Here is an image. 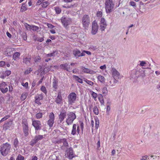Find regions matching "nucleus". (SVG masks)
<instances>
[{
	"label": "nucleus",
	"mask_w": 160,
	"mask_h": 160,
	"mask_svg": "<svg viewBox=\"0 0 160 160\" xmlns=\"http://www.w3.org/2000/svg\"><path fill=\"white\" fill-rule=\"evenodd\" d=\"M80 125H77L76 124H74L73 125L72 127V130L71 134L75 135L77 134H79L80 133V128L82 132H83L84 129V124L82 121H80L79 122Z\"/></svg>",
	"instance_id": "nucleus-1"
},
{
	"label": "nucleus",
	"mask_w": 160,
	"mask_h": 160,
	"mask_svg": "<svg viewBox=\"0 0 160 160\" xmlns=\"http://www.w3.org/2000/svg\"><path fill=\"white\" fill-rule=\"evenodd\" d=\"M67 116L66 122L68 126L72 125L77 118L75 113L72 112H68L67 114Z\"/></svg>",
	"instance_id": "nucleus-2"
},
{
	"label": "nucleus",
	"mask_w": 160,
	"mask_h": 160,
	"mask_svg": "<svg viewBox=\"0 0 160 160\" xmlns=\"http://www.w3.org/2000/svg\"><path fill=\"white\" fill-rule=\"evenodd\" d=\"M106 11L107 13L111 12L114 8V4L112 0H105Z\"/></svg>",
	"instance_id": "nucleus-3"
},
{
	"label": "nucleus",
	"mask_w": 160,
	"mask_h": 160,
	"mask_svg": "<svg viewBox=\"0 0 160 160\" xmlns=\"http://www.w3.org/2000/svg\"><path fill=\"white\" fill-rule=\"evenodd\" d=\"M11 148L10 145L7 143L3 144L0 149V152L3 156H6L8 153Z\"/></svg>",
	"instance_id": "nucleus-4"
},
{
	"label": "nucleus",
	"mask_w": 160,
	"mask_h": 160,
	"mask_svg": "<svg viewBox=\"0 0 160 160\" xmlns=\"http://www.w3.org/2000/svg\"><path fill=\"white\" fill-rule=\"evenodd\" d=\"M77 95L75 92L70 93L68 97V105L72 106L76 102Z\"/></svg>",
	"instance_id": "nucleus-5"
},
{
	"label": "nucleus",
	"mask_w": 160,
	"mask_h": 160,
	"mask_svg": "<svg viewBox=\"0 0 160 160\" xmlns=\"http://www.w3.org/2000/svg\"><path fill=\"white\" fill-rule=\"evenodd\" d=\"M139 76H142V77H144L145 76L144 72L142 71L140 73L139 71L136 70H134L132 71L131 75V78L135 79Z\"/></svg>",
	"instance_id": "nucleus-6"
},
{
	"label": "nucleus",
	"mask_w": 160,
	"mask_h": 160,
	"mask_svg": "<svg viewBox=\"0 0 160 160\" xmlns=\"http://www.w3.org/2000/svg\"><path fill=\"white\" fill-rule=\"evenodd\" d=\"M90 22V19L88 15H84L82 19V23L83 27L85 28H88Z\"/></svg>",
	"instance_id": "nucleus-7"
},
{
	"label": "nucleus",
	"mask_w": 160,
	"mask_h": 160,
	"mask_svg": "<svg viewBox=\"0 0 160 160\" xmlns=\"http://www.w3.org/2000/svg\"><path fill=\"white\" fill-rule=\"evenodd\" d=\"M72 19L71 18L64 16L61 18V21L64 27L66 28L72 22Z\"/></svg>",
	"instance_id": "nucleus-8"
},
{
	"label": "nucleus",
	"mask_w": 160,
	"mask_h": 160,
	"mask_svg": "<svg viewBox=\"0 0 160 160\" xmlns=\"http://www.w3.org/2000/svg\"><path fill=\"white\" fill-rule=\"evenodd\" d=\"M32 125L35 128V133L39 134V132H37V131L41 129L42 124L41 122L39 120L32 121Z\"/></svg>",
	"instance_id": "nucleus-9"
},
{
	"label": "nucleus",
	"mask_w": 160,
	"mask_h": 160,
	"mask_svg": "<svg viewBox=\"0 0 160 160\" xmlns=\"http://www.w3.org/2000/svg\"><path fill=\"white\" fill-rule=\"evenodd\" d=\"M36 135L34 137V138L32 139L30 142V145L32 146H34L35 144H36L38 141L39 140H42L44 138V136H45V135H41L38 134Z\"/></svg>",
	"instance_id": "nucleus-10"
},
{
	"label": "nucleus",
	"mask_w": 160,
	"mask_h": 160,
	"mask_svg": "<svg viewBox=\"0 0 160 160\" xmlns=\"http://www.w3.org/2000/svg\"><path fill=\"white\" fill-rule=\"evenodd\" d=\"M107 26V22L105 19L104 18H102L100 23V29L101 31H104Z\"/></svg>",
	"instance_id": "nucleus-11"
},
{
	"label": "nucleus",
	"mask_w": 160,
	"mask_h": 160,
	"mask_svg": "<svg viewBox=\"0 0 160 160\" xmlns=\"http://www.w3.org/2000/svg\"><path fill=\"white\" fill-rule=\"evenodd\" d=\"M98 29V27L97 22L95 20L92 23V34L93 35L95 34L97 32Z\"/></svg>",
	"instance_id": "nucleus-12"
},
{
	"label": "nucleus",
	"mask_w": 160,
	"mask_h": 160,
	"mask_svg": "<svg viewBox=\"0 0 160 160\" xmlns=\"http://www.w3.org/2000/svg\"><path fill=\"white\" fill-rule=\"evenodd\" d=\"M66 153L67 157L70 159H72L75 157V155L73 153L72 149L71 147L67 148Z\"/></svg>",
	"instance_id": "nucleus-13"
},
{
	"label": "nucleus",
	"mask_w": 160,
	"mask_h": 160,
	"mask_svg": "<svg viewBox=\"0 0 160 160\" xmlns=\"http://www.w3.org/2000/svg\"><path fill=\"white\" fill-rule=\"evenodd\" d=\"M14 126L12 121H9L3 125V129L5 130L8 129L11 130L13 129Z\"/></svg>",
	"instance_id": "nucleus-14"
},
{
	"label": "nucleus",
	"mask_w": 160,
	"mask_h": 160,
	"mask_svg": "<svg viewBox=\"0 0 160 160\" xmlns=\"http://www.w3.org/2000/svg\"><path fill=\"white\" fill-rule=\"evenodd\" d=\"M22 127L24 136L27 137L28 134V123L26 122H22Z\"/></svg>",
	"instance_id": "nucleus-15"
},
{
	"label": "nucleus",
	"mask_w": 160,
	"mask_h": 160,
	"mask_svg": "<svg viewBox=\"0 0 160 160\" xmlns=\"http://www.w3.org/2000/svg\"><path fill=\"white\" fill-rule=\"evenodd\" d=\"M81 69L82 71L87 73H89L92 74H94L96 73V72L88 68H86L84 67H82Z\"/></svg>",
	"instance_id": "nucleus-16"
},
{
	"label": "nucleus",
	"mask_w": 160,
	"mask_h": 160,
	"mask_svg": "<svg viewBox=\"0 0 160 160\" xmlns=\"http://www.w3.org/2000/svg\"><path fill=\"white\" fill-rule=\"evenodd\" d=\"M112 76L113 78L115 79V78H121L119 73L115 68H112Z\"/></svg>",
	"instance_id": "nucleus-17"
},
{
	"label": "nucleus",
	"mask_w": 160,
	"mask_h": 160,
	"mask_svg": "<svg viewBox=\"0 0 160 160\" xmlns=\"http://www.w3.org/2000/svg\"><path fill=\"white\" fill-rule=\"evenodd\" d=\"M60 67L61 69L68 71H69L70 70L72 69L70 68V65H68V64L67 63L61 64L60 65Z\"/></svg>",
	"instance_id": "nucleus-18"
},
{
	"label": "nucleus",
	"mask_w": 160,
	"mask_h": 160,
	"mask_svg": "<svg viewBox=\"0 0 160 160\" xmlns=\"http://www.w3.org/2000/svg\"><path fill=\"white\" fill-rule=\"evenodd\" d=\"M56 51H54L50 53L47 54L45 56V58H46L45 61L46 62H48L49 61H50L51 60V57H54L55 56Z\"/></svg>",
	"instance_id": "nucleus-19"
},
{
	"label": "nucleus",
	"mask_w": 160,
	"mask_h": 160,
	"mask_svg": "<svg viewBox=\"0 0 160 160\" xmlns=\"http://www.w3.org/2000/svg\"><path fill=\"white\" fill-rule=\"evenodd\" d=\"M66 112L65 111L61 112L59 116V119L60 122L61 123L66 117L67 116Z\"/></svg>",
	"instance_id": "nucleus-20"
},
{
	"label": "nucleus",
	"mask_w": 160,
	"mask_h": 160,
	"mask_svg": "<svg viewBox=\"0 0 160 160\" xmlns=\"http://www.w3.org/2000/svg\"><path fill=\"white\" fill-rule=\"evenodd\" d=\"M62 98L61 93L59 92L58 93L57 97L56 98L55 102L57 104H60L62 102Z\"/></svg>",
	"instance_id": "nucleus-21"
},
{
	"label": "nucleus",
	"mask_w": 160,
	"mask_h": 160,
	"mask_svg": "<svg viewBox=\"0 0 160 160\" xmlns=\"http://www.w3.org/2000/svg\"><path fill=\"white\" fill-rule=\"evenodd\" d=\"M13 48H8L5 51V54L7 56H11L13 53Z\"/></svg>",
	"instance_id": "nucleus-22"
},
{
	"label": "nucleus",
	"mask_w": 160,
	"mask_h": 160,
	"mask_svg": "<svg viewBox=\"0 0 160 160\" xmlns=\"http://www.w3.org/2000/svg\"><path fill=\"white\" fill-rule=\"evenodd\" d=\"M73 54L76 58H78L80 57L81 52L78 49H76L73 51Z\"/></svg>",
	"instance_id": "nucleus-23"
},
{
	"label": "nucleus",
	"mask_w": 160,
	"mask_h": 160,
	"mask_svg": "<svg viewBox=\"0 0 160 160\" xmlns=\"http://www.w3.org/2000/svg\"><path fill=\"white\" fill-rule=\"evenodd\" d=\"M50 4V3L48 1H45L44 0L42 3L41 7L43 8H46Z\"/></svg>",
	"instance_id": "nucleus-24"
},
{
	"label": "nucleus",
	"mask_w": 160,
	"mask_h": 160,
	"mask_svg": "<svg viewBox=\"0 0 160 160\" xmlns=\"http://www.w3.org/2000/svg\"><path fill=\"white\" fill-rule=\"evenodd\" d=\"M19 142L17 138H15L13 142V145L16 150H17L19 148Z\"/></svg>",
	"instance_id": "nucleus-25"
},
{
	"label": "nucleus",
	"mask_w": 160,
	"mask_h": 160,
	"mask_svg": "<svg viewBox=\"0 0 160 160\" xmlns=\"http://www.w3.org/2000/svg\"><path fill=\"white\" fill-rule=\"evenodd\" d=\"M60 142L63 143V146L65 147L67 149L68 147V144L67 141V140L66 138H63L60 140Z\"/></svg>",
	"instance_id": "nucleus-26"
},
{
	"label": "nucleus",
	"mask_w": 160,
	"mask_h": 160,
	"mask_svg": "<svg viewBox=\"0 0 160 160\" xmlns=\"http://www.w3.org/2000/svg\"><path fill=\"white\" fill-rule=\"evenodd\" d=\"M27 9L28 7L26 4V3H22L20 9V11L22 12H23L27 10Z\"/></svg>",
	"instance_id": "nucleus-27"
},
{
	"label": "nucleus",
	"mask_w": 160,
	"mask_h": 160,
	"mask_svg": "<svg viewBox=\"0 0 160 160\" xmlns=\"http://www.w3.org/2000/svg\"><path fill=\"white\" fill-rule=\"evenodd\" d=\"M118 81L117 80L113 78H112L109 81L108 84L111 86H114V84L117 83Z\"/></svg>",
	"instance_id": "nucleus-28"
},
{
	"label": "nucleus",
	"mask_w": 160,
	"mask_h": 160,
	"mask_svg": "<svg viewBox=\"0 0 160 160\" xmlns=\"http://www.w3.org/2000/svg\"><path fill=\"white\" fill-rule=\"evenodd\" d=\"M30 58H25L23 59V62L27 65H29L30 63Z\"/></svg>",
	"instance_id": "nucleus-29"
},
{
	"label": "nucleus",
	"mask_w": 160,
	"mask_h": 160,
	"mask_svg": "<svg viewBox=\"0 0 160 160\" xmlns=\"http://www.w3.org/2000/svg\"><path fill=\"white\" fill-rule=\"evenodd\" d=\"M58 81L56 78H54L53 79L52 82L53 87L55 89H57L58 88Z\"/></svg>",
	"instance_id": "nucleus-30"
},
{
	"label": "nucleus",
	"mask_w": 160,
	"mask_h": 160,
	"mask_svg": "<svg viewBox=\"0 0 160 160\" xmlns=\"http://www.w3.org/2000/svg\"><path fill=\"white\" fill-rule=\"evenodd\" d=\"M97 78L102 83L105 82V79L103 76L99 75L97 77Z\"/></svg>",
	"instance_id": "nucleus-31"
},
{
	"label": "nucleus",
	"mask_w": 160,
	"mask_h": 160,
	"mask_svg": "<svg viewBox=\"0 0 160 160\" xmlns=\"http://www.w3.org/2000/svg\"><path fill=\"white\" fill-rule=\"evenodd\" d=\"M20 56V54L19 52H15L12 57L13 59L15 60L19 58Z\"/></svg>",
	"instance_id": "nucleus-32"
},
{
	"label": "nucleus",
	"mask_w": 160,
	"mask_h": 160,
	"mask_svg": "<svg viewBox=\"0 0 160 160\" xmlns=\"http://www.w3.org/2000/svg\"><path fill=\"white\" fill-rule=\"evenodd\" d=\"M53 8L56 12V13L57 14H59L61 12V9L59 7H54Z\"/></svg>",
	"instance_id": "nucleus-33"
},
{
	"label": "nucleus",
	"mask_w": 160,
	"mask_h": 160,
	"mask_svg": "<svg viewBox=\"0 0 160 160\" xmlns=\"http://www.w3.org/2000/svg\"><path fill=\"white\" fill-rule=\"evenodd\" d=\"M73 77L78 82L81 83H82L83 81L82 79L80 78L78 76L73 75Z\"/></svg>",
	"instance_id": "nucleus-34"
},
{
	"label": "nucleus",
	"mask_w": 160,
	"mask_h": 160,
	"mask_svg": "<svg viewBox=\"0 0 160 160\" xmlns=\"http://www.w3.org/2000/svg\"><path fill=\"white\" fill-rule=\"evenodd\" d=\"M43 98V96L42 93L36 95L35 98V99H37L38 100L40 101L42 100Z\"/></svg>",
	"instance_id": "nucleus-35"
},
{
	"label": "nucleus",
	"mask_w": 160,
	"mask_h": 160,
	"mask_svg": "<svg viewBox=\"0 0 160 160\" xmlns=\"http://www.w3.org/2000/svg\"><path fill=\"white\" fill-rule=\"evenodd\" d=\"M74 5L75 4L72 3L70 4H66L63 6L62 7L63 8H73Z\"/></svg>",
	"instance_id": "nucleus-36"
},
{
	"label": "nucleus",
	"mask_w": 160,
	"mask_h": 160,
	"mask_svg": "<svg viewBox=\"0 0 160 160\" xmlns=\"http://www.w3.org/2000/svg\"><path fill=\"white\" fill-rule=\"evenodd\" d=\"M48 117L49 118L48 120L54 121L55 116L53 112H51L48 115Z\"/></svg>",
	"instance_id": "nucleus-37"
},
{
	"label": "nucleus",
	"mask_w": 160,
	"mask_h": 160,
	"mask_svg": "<svg viewBox=\"0 0 160 160\" xmlns=\"http://www.w3.org/2000/svg\"><path fill=\"white\" fill-rule=\"evenodd\" d=\"M54 123V121L48 120L47 122V124L50 128L52 127Z\"/></svg>",
	"instance_id": "nucleus-38"
},
{
	"label": "nucleus",
	"mask_w": 160,
	"mask_h": 160,
	"mask_svg": "<svg viewBox=\"0 0 160 160\" xmlns=\"http://www.w3.org/2000/svg\"><path fill=\"white\" fill-rule=\"evenodd\" d=\"M27 95L28 93H23L21 97V100L22 101L24 100L27 98Z\"/></svg>",
	"instance_id": "nucleus-39"
},
{
	"label": "nucleus",
	"mask_w": 160,
	"mask_h": 160,
	"mask_svg": "<svg viewBox=\"0 0 160 160\" xmlns=\"http://www.w3.org/2000/svg\"><path fill=\"white\" fill-rule=\"evenodd\" d=\"M41 58L39 56L35 57L34 59V62L37 64H38L41 61Z\"/></svg>",
	"instance_id": "nucleus-40"
},
{
	"label": "nucleus",
	"mask_w": 160,
	"mask_h": 160,
	"mask_svg": "<svg viewBox=\"0 0 160 160\" xmlns=\"http://www.w3.org/2000/svg\"><path fill=\"white\" fill-rule=\"evenodd\" d=\"M39 29V28L38 26L35 25H32L31 30L37 31Z\"/></svg>",
	"instance_id": "nucleus-41"
},
{
	"label": "nucleus",
	"mask_w": 160,
	"mask_h": 160,
	"mask_svg": "<svg viewBox=\"0 0 160 160\" xmlns=\"http://www.w3.org/2000/svg\"><path fill=\"white\" fill-rule=\"evenodd\" d=\"M41 90L44 93L45 95H47V91L46 87L44 86H42L40 88Z\"/></svg>",
	"instance_id": "nucleus-42"
},
{
	"label": "nucleus",
	"mask_w": 160,
	"mask_h": 160,
	"mask_svg": "<svg viewBox=\"0 0 160 160\" xmlns=\"http://www.w3.org/2000/svg\"><path fill=\"white\" fill-rule=\"evenodd\" d=\"M93 112L96 115H98V114L99 112L97 106H95L93 107Z\"/></svg>",
	"instance_id": "nucleus-43"
},
{
	"label": "nucleus",
	"mask_w": 160,
	"mask_h": 160,
	"mask_svg": "<svg viewBox=\"0 0 160 160\" xmlns=\"http://www.w3.org/2000/svg\"><path fill=\"white\" fill-rule=\"evenodd\" d=\"M32 70V69L31 68H28L24 72V74L25 75H27L29 74Z\"/></svg>",
	"instance_id": "nucleus-44"
},
{
	"label": "nucleus",
	"mask_w": 160,
	"mask_h": 160,
	"mask_svg": "<svg viewBox=\"0 0 160 160\" xmlns=\"http://www.w3.org/2000/svg\"><path fill=\"white\" fill-rule=\"evenodd\" d=\"M42 116V112H39L37 113L36 115V117L37 119L41 118Z\"/></svg>",
	"instance_id": "nucleus-45"
},
{
	"label": "nucleus",
	"mask_w": 160,
	"mask_h": 160,
	"mask_svg": "<svg viewBox=\"0 0 160 160\" xmlns=\"http://www.w3.org/2000/svg\"><path fill=\"white\" fill-rule=\"evenodd\" d=\"M95 128L97 129L99 125V120L98 118L95 119Z\"/></svg>",
	"instance_id": "nucleus-46"
},
{
	"label": "nucleus",
	"mask_w": 160,
	"mask_h": 160,
	"mask_svg": "<svg viewBox=\"0 0 160 160\" xmlns=\"http://www.w3.org/2000/svg\"><path fill=\"white\" fill-rule=\"evenodd\" d=\"M84 81L88 84L91 86H93L94 84L93 82H92V81L89 80L87 79H85Z\"/></svg>",
	"instance_id": "nucleus-47"
},
{
	"label": "nucleus",
	"mask_w": 160,
	"mask_h": 160,
	"mask_svg": "<svg viewBox=\"0 0 160 160\" xmlns=\"http://www.w3.org/2000/svg\"><path fill=\"white\" fill-rule=\"evenodd\" d=\"M102 11H98L97 13L96 16L98 18H101L102 16Z\"/></svg>",
	"instance_id": "nucleus-48"
},
{
	"label": "nucleus",
	"mask_w": 160,
	"mask_h": 160,
	"mask_svg": "<svg viewBox=\"0 0 160 160\" xmlns=\"http://www.w3.org/2000/svg\"><path fill=\"white\" fill-rule=\"evenodd\" d=\"M1 91L3 93H6L8 90V89L7 88H2L0 89Z\"/></svg>",
	"instance_id": "nucleus-49"
},
{
	"label": "nucleus",
	"mask_w": 160,
	"mask_h": 160,
	"mask_svg": "<svg viewBox=\"0 0 160 160\" xmlns=\"http://www.w3.org/2000/svg\"><path fill=\"white\" fill-rule=\"evenodd\" d=\"M24 157L21 155L19 154L17 156L16 160H24Z\"/></svg>",
	"instance_id": "nucleus-50"
},
{
	"label": "nucleus",
	"mask_w": 160,
	"mask_h": 160,
	"mask_svg": "<svg viewBox=\"0 0 160 160\" xmlns=\"http://www.w3.org/2000/svg\"><path fill=\"white\" fill-rule=\"evenodd\" d=\"M140 63L139 65L141 67L146 66V63L144 61H140Z\"/></svg>",
	"instance_id": "nucleus-51"
},
{
	"label": "nucleus",
	"mask_w": 160,
	"mask_h": 160,
	"mask_svg": "<svg viewBox=\"0 0 160 160\" xmlns=\"http://www.w3.org/2000/svg\"><path fill=\"white\" fill-rule=\"evenodd\" d=\"M102 92L103 94H107L108 93L107 88L106 87H104L102 90Z\"/></svg>",
	"instance_id": "nucleus-52"
},
{
	"label": "nucleus",
	"mask_w": 160,
	"mask_h": 160,
	"mask_svg": "<svg viewBox=\"0 0 160 160\" xmlns=\"http://www.w3.org/2000/svg\"><path fill=\"white\" fill-rule=\"evenodd\" d=\"M10 117V116L9 115L5 116L4 117L2 118L1 120H0V122H1L4 121L5 120L8 119Z\"/></svg>",
	"instance_id": "nucleus-53"
},
{
	"label": "nucleus",
	"mask_w": 160,
	"mask_h": 160,
	"mask_svg": "<svg viewBox=\"0 0 160 160\" xmlns=\"http://www.w3.org/2000/svg\"><path fill=\"white\" fill-rule=\"evenodd\" d=\"M44 0H38L36 3V5L37 6H38L40 5L41 6L42 2Z\"/></svg>",
	"instance_id": "nucleus-54"
},
{
	"label": "nucleus",
	"mask_w": 160,
	"mask_h": 160,
	"mask_svg": "<svg viewBox=\"0 0 160 160\" xmlns=\"http://www.w3.org/2000/svg\"><path fill=\"white\" fill-rule=\"evenodd\" d=\"M11 73V71L10 70L6 71L4 72V74L5 75V76H8L10 75Z\"/></svg>",
	"instance_id": "nucleus-55"
},
{
	"label": "nucleus",
	"mask_w": 160,
	"mask_h": 160,
	"mask_svg": "<svg viewBox=\"0 0 160 160\" xmlns=\"http://www.w3.org/2000/svg\"><path fill=\"white\" fill-rule=\"evenodd\" d=\"M91 92L92 97L94 99H96L97 97V94L93 91H92Z\"/></svg>",
	"instance_id": "nucleus-56"
},
{
	"label": "nucleus",
	"mask_w": 160,
	"mask_h": 160,
	"mask_svg": "<svg viewBox=\"0 0 160 160\" xmlns=\"http://www.w3.org/2000/svg\"><path fill=\"white\" fill-rule=\"evenodd\" d=\"M129 4L130 5L132 6L134 8H135L136 7V3L133 1L130 2Z\"/></svg>",
	"instance_id": "nucleus-57"
},
{
	"label": "nucleus",
	"mask_w": 160,
	"mask_h": 160,
	"mask_svg": "<svg viewBox=\"0 0 160 160\" xmlns=\"http://www.w3.org/2000/svg\"><path fill=\"white\" fill-rule=\"evenodd\" d=\"M25 26L27 29H29L30 30H31L32 25H29L26 23L25 24Z\"/></svg>",
	"instance_id": "nucleus-58"
},
{
	"label": "nucleus",
	"mask_w": 160,
	"mask_h": 160,
	"mask_svg": "<svg viewBox=\"0 0 160 160\" xmlns=\"http://www.w3.org/2000/svg\"><path fill=\"white\" fill-rule=\"evenodd\" d=\"M5 62L4 61H1L0 62V66L3 67L5 65Z\"/></svg>",
	"instance_id": "nucleus-59"
},
{
	"label": "nucleus",
	"mask_w": 160,
	"mask_h": 160,
	"mask_svg": "<svg viewBox=\"0 0 160 160\" xmlns=\"http://www.w3.org/2000/svg\"><path fill=\"white\" fill-rule=\"evenodd\" d=\"M37 40L39 42H42L44 40L43 38V37L42 38H38L37 39Z\"/></svg>",
	"instance_id": "nucleus-60"
},
{
	"label": "nucleus",
	"mask_w": 160,
	"mask_h": 160,
	"mask_svg": "<svg viewBox=\"0 0 160 160\" xmlns=\"http://www.w3.org/2000/svg\"><path fill=\"white\" fill-rule=\"evenodd\" d=\"M47 26L49 28H54V26L51 24L48 23Z\"/></svg>",
	"instance_id": "nucleus-61"
},
{
	"label": "nucleus",
	"mask_w": 160,
	"mask_h": 160,
	"mask_svg": "<svg viewBox=\"0 0 160 160\" xmlns=\"http://www.w3.org/2000/svg\"><path fill=\"white\" fill-rule=\"evenodd\" d=\"M91 50H92L93 51H95L97 49L96 46H91L90 48Z\"/></svg>",
	"instance_id": "nucleus-62"
},
{
	"label": "nucleus",
	"mask_w": 160,
	"mask_h": 160,
	"mask_svg": "<svg viewBox=\"0 0 160 160\" xmlns=\"http://www.w3.org/2000/svg\"><path fill=\"white\" fill-rule=\"evenodd\" d=\"M148 157L147 156H145L142 157V158H141V160H148Z\"/></svg>",
	"instance_id": "nucleus-63"
},
{
	"label": "nucleus",
	"mask_w": 160,
	"mask_h": 160,
	"mask_svg": "<svg viewBox=\"0 0 160 160\" xmlns=\"http://www.w3.org/2000/svg\"><path fill=\"white\" fill-rule=\"evenodd\" d=\"M6 84L4 82H2L1 83V88H3V87H5L6 86Z\"/></svg>",
	"instance_id": "nucleus-64"
}]
</instances>
